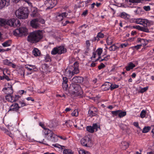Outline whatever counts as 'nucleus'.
Here are the masks:
<instances>
[{
    "label": "nucleus",
    "instance_id": "57",
    "mask_svg": "<svg viewBox=\"0 0 154 154\" xmlns=\"http://www.w3.org/2000/svg\"><path fill=\"white\" fill-rule=\"evenodd\" d=\"M4 75H3V77L4 79H5L7 81H9L11 80V79L9 78L8 76L5 74L4 73H3Z\"/></svg>",
    "mask_w": 154,
    "mask_h": 154
},
{
    "label": "nucleus",
    "instance_id": "45",
    "mask_svg": "<svg viewBox=\"0 0 154 154\" xmlns=\"http://www.w3.org/2000/svg\"><path fill=\"white\" fill-rule=\"evenodd\" d=\"M126 114V112H122L121 110L119 113V116L120 118H122L125 116Z\"/></svg>",
    "mask_w": 154,
    "mask_h": 154
},
{
    "label": "nucleus",
    "instance_id": "6",
    "mask_svg": "<svg viewBox=\"0 0 154 154\" xmlns=\"http://www.w3.org/2000/svg\"><path fill=\"white\" fill-rule=\"evenodd\" d=\"M6 24L13 27H19L20 25L19 20L17 19L13 18L5 21V23Z\"/></svg>",
    "mask_w": 154,
    "mask_h": 154
},
{
    "label": "nucleus",
    "instance_id": "59",
    "mask_svg": "<svg viewBox=\"0 0 154 154\" xmlns=\"http://www.w3.org/2000/svg\"><path fill=\"white\" fill-rule=\"evenodd\" d=\"M109 57L110 56L109 55H107L106 57H104L103 59L100 60V61H102L103 60L107 61L109 59Z\"/></svg>",
    "mask_w": 154,
    "mask_h": 154
},
{
    "label": "nucleus",
    "instance_id": "32",
    "mask_svg": "<svg viewBox=\"0 0 154 154\" xmlns=\"http://www.w3.org/2000/svg\"><path fill=\"white\" fill-rule=\"evenodd\" d=\"M113 38L110 37H108L106 39V42L108 45H111L113 42Z\"/></svg>",
    "mask_w": 154,
    "mask_h": 154
},
{
    "label": "nucleus",
    "instance_id": "21",
    "mask_svg": "<svg viewBox=\"0 0 154 154\" xmlns=\"http://www.w3.org/2000/svg\"><path fill=\"white\" fill-rule=\"evenodd\" d=\"M135 66L134 64L132 62H130L128 64V65L125 67L127 71H129L131 69H132Z\"/></svg>",
    "mask_w": 154,
    "mask_h": 154
},
{
    "label": "nucleus",
    "instance_id": "5",
    "mask_svg": "<svg viewBox=\"0 0 154 154\" xmlns=\"http://www.w3.org/2000/svg\"><path fill=\"white\" fill-rule=\"evenodd\" d=\"M13 34L16 36H25L28 34V29L26 27H20L14 30Z\"/></svg>",
    "mask_w": 154,
    "mask_h": 154
},
{
    "label": "nucleus",
    "instance_id": "10",
    "mask_svg": "<svg viewBox=\"0 0 154 154\" xmlns=\"http://www.w3.org/2000/svg\"><path fill=\"white\" fill-rule=\"evenodd\" d=\"M20 108V106H18V103H13L10 106L8 112L11 111H13V112H17Z\"/></svg>",
    "mask_w": 154,
    "mask_h": 154
},
{
    "label": "nucleus",
    "instance_id": "19",
    "mask_svg": "<svg viewBox=\"0 0 154 154\" xmlns=\"http://www.w3.org/2000/svg\"><path fill=\"white\" fill-rule=\"evenodd\" d=\"M57 47L58 52V54H62L64 53L66 51V49L63 46H60Z\"/></svg>",
    "mask_w": 154,
    "mask_h": 154
},
{
    "label": "nucleus",
    "instance_id": "34",
    "mask_svg": "<svg viewBox=\"0 0 154 154\" xmlns=\"http://www.w3.org/2000/svg\"><path fill=\"white\" fill-rule=\"evenodd\" d=\"M51 54L52 55H54L57 54H58V52L57 47L54 48L51 51Z\"/></svg>",
    "mask_w": 154,
    "mask_h": 154
},
{
    "label": "nucleus",
    "instance_id": "64",
    "mask_svg": "<svg viewBox=\"0 0 154 154\" xmlns=\"http://www.w3.org/2000/svg\"><path fill=\"white\" fill-rule=\"evenodd\" d=\"M63 82L62 83H67L68 80L67 77H63Z\"/></svg>",
    "mask_w": 154,
    "mask_h": 154
},
{
    "label": "nucleus",
    "instance_id": "30",
    "mask_svg": "<svg viewBox=\"0 0 154 154\" xmlns=\"http://www.w3.org/2000/svg\"><path fill=\"white\" fill-rule=\"evenodd\" d=\"M142 11V9L140 7H137L136 8L134 11L136 14H141Z\"/></svg>",
    "mask_w": 154,
    "mask_h": 154
},
{
    "label": "nucleus",
    "instance_id": "20",
    "mask_svg": "<svg viewBox=\"0 0 154 154\" xmlns=\"http://www.w3.org/2000/svg\"><path fill=\"white\" fill-rule=\"evenodd\" d=\"M129 143L126 141L122 142L121 144V148L123 150H125L127 149L129 146Z\"/></svg>",
    "mask_w": 154,
    "mask_h": 154
},
{
    "label": "nucleus",
    "instance_id": "3",
    "mask_svg": "<svg viewBox=\"0 0 154 154\" xmlns=\"http://www.w3.org/2000/svg\"><path fill=\"white\" fill-rule=\"evenodd\" d=\"M16 16L20 19H25L27 18L29 15L28 9L25 8H20L15 12Z\"/></svg>",
    "mask_w": 154,
    "mask_h": 154
},
{
    "label": "nucleus",
    "instance_id": "18",
    "mask_svg": "<svg viewBox=\"0 0 154 154\" xmlns=\"http://www.w3.org/2000/svg\"><path fill=\"white\" fill-rule=\"evenodd\" d=\"M10 0H0V7L2 8L9 5Z\"/></svg>",
    "mask_w": 154,
    "mask_h": 154
},
{
    "label": "nucleus",
    "instance_id": "35",
    "mask_svg": "<svg viewBox=\"0 0 154 154\" xmlns=\"http://www.w3.org/2000/svg\"><path fill=\"white\" fill-rule=\"evenodd\" d=\"M151 129L150 127L147 126L144 127L143 129L142 132L143 133H146L149 132Z\"/></svg>",
    "mask_w": 154,
    "mask_h": 154
},
{
    "label": "nucleus",
    "instance_id": "60",
    "mask_svg": "<svg viewBox=\"0 0 154 154\" xmlns=\"http://www.w3.org/2000/svg\"><path fill=\"white\" fill-rule=\"evenodd\" d=\"M121 111L120 110H118L115 111H113L112 112V113L114 115L116 116L117 115H119V112Z\"/></svg>",
    "mask_w": 154,
    "mask_h": 154
},
{
    "label": "nucleus",
    "instance_id": "42",
    "mask_svg": "<svg viewBox=\"0 0 154 154\" xmlns=\"http://www.w3.org/2000/svg\"><path fill=\"white\" fill-rule=\"evenodd\" d=\"M5 133L7 134V135H8L9 137H11L12 138H13L14 137V135L11 133V132L8 131V130L6 129L5 130Z\"/></svg>",
    "mask_w": 154,
    "mask_h": 154
},
{
    "label": "nucleus",
    "instance_id": "37",
    "mask_svg": "<svg viewBox=\"0 0 154 154\" xmlns=\"http://www.w3.org/2000/svg\"><path fill=\"white\" fill-rule=\"evenodd\" d=\"M92 127L94 128V130H95L96 131H97L98 129H100V125L96 123L93 124Z\"/></svg>",
    "mask_w": 154,
    "mask_h": 154
},
{
    "label": "nucleus",
    "instance_id": "15",
    "mask_svg": "<svg viewBox=\"0 0 154 154\" xmlns=\"http://www.w3.org/2000/svg\"><path fill=\"white\" fill-rule=\"evenodd\" d=\"M68 14L64 12L61 14H59L57 16V19L59 21H62L64 17H66L67 16Z\"/></svg>",
    "mask_w": 154,
    "mask_h": 154
},
{
    "label": "nucleus",
    "instance_id": "48",
    "mask_svg": "<svg viewBox=\"0 0 154 154\" xmlns=\"http://www.w3.org/2000/svg\"><path fill=\"white\" fill-rule=\"evenodd\" d=\"M52 145L55 147H57L59 148H61L62 149H63L64 147V146H61L58 143L53 144Z\"/></svg>",
    "mask_w": 154,
    "mask_h": 154
},
{
    "label": "nucleus",
    "instance_id": "38",
    "mask_svg": "<svg viewBox=\"0 0 154 154\" xmlns=\"http://www.w3.org/2000/svg\"><path fill=\"white\" fill-rule=\"evenodd\" d=\"M141 0H128V2L129 4H131V3H137L140 2Z\"/></svg>",
    "mask_w": 154,
    "mask_h": 154
},
{
    "label": "nucleus",
    "instance_id": "49",
    "mask_svg": "<svg viewBox=\"0 0 154 154\" xmlns=\"http://www.w3.org/2000/svg\"><path fill=\"white\" fill-rule=\"evenodd\" d=\"M146 111L144 110H142L140 114V117L142 118H144L146 116Z\"/></svg>",
    "mask_w": 154,
    "mask_h": 154
},
{
    "label": "nucleus",
    "instance_id": "16",
    "mask_svg": "<svg viewBox=\"0 0 154 154\" xmlns=\"http://www.w3.org/2000/svg\"><path fill=\"white\" fill-rule=\"evenodd\" d=\"M73 82L75 83H82L83 82V78L80 76L74 77L72 79Z\"/></svg>",
    "mask_w": 154,
    "mask_h": 154
},
{
    "label": "nucleus",
    "instance_id": "31",
    "mask_svg": "<svg viewBox=\"0 0 154 154\" xmlns=\"http://www.w3.org/2000/svg\"><path fill=\"white\" fill-rule=\"evenodd\" d=\"M104 36V35L103 33L100 32L98 33L97 37L95 38V40L98 41L99 40L100 38H103Z\"/></svg>",
    "mask_w": 154,
    "mask_h": 154
},
{
    "label": "nucleus",
    "instance_id": "51",
    "mask_svg": "<svg viewBox=\"0 0 154 154\" xmlns=\"http://www.w3.org/2000/svg\"><path fill=\"white\" fill-rule=\"evenodd\" d=\"M148 87H145L143 88H142L139 91V92L140 93H143L144 92L146 91L148 89Z\"/></svg>",
    "mask_w": 154,
    "mask_h": 154
},
{
    "label": "nucleus",
    "instance_id": "1",
    "mask_svg": "<svg viewBox=\"0 0 154 154\" xmlns=\"http://www.w3.org/2000/svg\"><path fill=\"white\" fill-rule=\"evenodd\" d=\"M73 65L74 66H69L66 69L65 71V75L66 76L71 77L75 74L79 73L78 63L77 62H75Z\"/></svg>",
    "mask_w": 154,
    "mask_h": 154
},
{
    "label": "nucleus",
    "instance_id": "2",
    "mask_svg": "<svg viewBox=\"0 0 154 154\" xmlns=\"http://www.w3.org/2000/svg\"><path fill=\"white\" fill-rule=\"evenodd\" d=\"M69 91L70 93L75 96H80L83 93L81 88L77 84H72L70 85Z\"/></svg>",
    "mask_w": 154,
    "mask_h": 154
},
{
    "label": "nucleus",
    "instance_id": "44",
    "mask_svg": "<svg viewBox=\"0 0 154 154\" xmlns=\"http://www.w3.org/2000/svg\"><path fill=\"white\" fill-rule=\"evenodd\" d=\"M11 62L7 59L3 60V63L4 65L9 66Z\"/></svg>",
    "mask_w": 154,
    "mask_h": 154
},
{
    "label": "nucleus",
    "instance_id": "11",
    "mask_svg": "<svg viewBox=\"0 0 154 154\" xmlns=\"http://www.w3.org/2000/svg\"><path fill=\"white\" fill-rule=\"evenodd\" d=\"M103 52V50L102 48H98L95 52V53H93V55L92 57L93 58H95L98 55V58L97 59V60H98L101 58L100 55Z\"/></svg>",
    "mask_w": 154,
    "mask_h": 154
},
{
    "label": "nucleus",
    "instance_id": "55",
    "mask_svg": "<svg viewBox=\"0 0 154 154\" xmlns=\"http://www.w3.org/2000/svg\"><path fill=\"white\" fill-rule=\"evenodd\" d=\"M146 27H142L141 28V31L146 32H149V30L148 29L146 28Z\"/></svg>",
    "mask_w": 154,
    "mask_h": 154
},
{
    "label": "nucleus",
    "instance_id": "54",
    "mask_svg": "<svg viewBox=\"0 0 154 154\" xmlns=\"http://www.w3.org/2000/svg\"><path fill=\"white\" fill-rule=\"evenodd\" d=\"M18 104V106H20V107L24 106L26 105V103L22 101H19Z\"/></svg>",
    "mask_w": 154,
    "mask_h": 154
},
{
    "label": "nucleus",
    "instance_id": "25",
    "mask_svg": "<svg viewBox=\"0 0 154 154\" xmlns=\"http://www.w3.org/2000/svg\"><path fill=\"white\" fill-rule=\"evenodd\" d=\"M6 100L9 102H13L15 101V100L13 99V97L12 96L11 94L7 95L5 96Z\"/></svg>",
    "mask_w": 154,
    "mask_h": 154
},
{
    "label": "nucleus",
    "instance_id": "41",
    "mask_svg": "<svg viewBox=\"0 0 154 154\" xmlns=\"http://www.w3.org/2000/svg\"><path fill=\"white\" fill-rule=\"evenodd\" d=\"M38 49L37 48H34L32 51V54L35 56H38Z\"/></svg>",
    "mask_w": 154,
    "mask_h": 154
},
{
    "label": "nucleus",
    "instance_id": "33",
    "mask_svg": "<svg viewBox=\"0 0 154 154\" xmlns=\"http://www.w3.org/2000/svg\"><path fill=\"white\" fill-rule=\"evenodd\" d=\"M119 47H117L115 45H112L109 48V49L110 51H115L116 50L118 49Z\"/></svg>",
    "mask_w": 154,
    "mask_h": 154
},
{
    "label": "nucleus",
    "instance_id": "58",
    "mask_svg": "<svg viewBox=\"0 0 154 154\" xmlns=\"http://www.w3.org/2000/svg\"><path fill=\"white\" fill-rule=\"evenodd\" d=\"M5 20L4 19L0 18V26L5 24Z\"/></svg>",
    "mask_w": 154,
    "mask_h": 154
},
{
    "label": "nucleus",
    "instance_id": "23",
    "mask_svg": "<svg viewBox=\"0 0 154 154\" xmlns=\"http://www.w3.org/2000/svg\"><path fill=\"white\" fill-rule=\"evenodd\" d=\"M43 132L45 134V135H48V138L49 136L52 134L53 132L49 129L45 128L43 130Z\"/></svg>",
    "mask_w": 154,
    "mask_h": 154
},
{
    "label": "nucleus",
    "instance_id": "53",
    "mask_svg": "<svg viewBox=\"0 0 154 154\" xmlns=\"http://www.w3.org/2000/svg\"><path fill=\"white\" fill-rule=\"evenodd\" d=\"M62 85L63 89L65 90H67L68 88V85L67 83H62Z\"/></svg>",
    "mask_w": 154,
    "mask_h": 154
},
{
    "label": "nucleus",
    "instance_id": "63",
    "mask_svg": "<svg viewBox=\"0 0 154 154\" xmlns=\"http://www.w3.org/2000/svg\"><path fill=\"white\" fill-rule=\"evenodd\" d=\"M88 113L90 114V116H92L95 115V114L94 113L93 111L90 109L88 111Z\"/></svg>",
    "mask_w": 154,
    "mask_h": 154
},
{
    "label": "nucleus",
    "instance_id": "13",
    "mask_svg": "<svg viewBox=\"0 0 154 154\" xmlns=\"http://www.w3.org/2000/svg\"><path fill=\"white\" fill-rule=\"evenodd\" d=\"M58 136L54 134L53 132L52 134L48 138V139L50 141L55 143L57 142L58 141Z\"/></svg>",
    "mask_w": 154,
    "mask_h": 154
},
{
    "label": "nucleus",
    "instance_id": "9",
    "mask_svg": "<svg viewBox=\"0 0 154 154\" xmlns=\"http://www.w3.org/2000/svg\"><path fill=\"white\" fill-rule=\"evenodd\" d=\"M8 87L4 88L3 89L2 91L7 95L11 94L13 92L12 86L9 83H8Z\"/></svg>",
    "mask_w": 154,
    "mask_h": 154
},
{
    "label": "nucleus",
    "instance_id": "7",
    "mask_svg": "<svg viewBox=\"0 0 154 154\" xmlns=\"http://www.w3.org/2000/svg\"><path fill=\"white\" fill-rule=\"evenodd\" d=\"M81 143L83 146L88 147H91L92 145L91 138L88 136H85L81 140Z\"/></svg>",
    "mask_w": 154,
    "mask_h": 154
},
{
    "label": "nucleus",
    "instance_id": "29",
    "mask_svg": "<svg viewBox=\"0 0 154 154\" xmlns=\"http://www.w3.org/2000/svg\"><path fill=\"white\" fill-rule=\"evenodd\" d=\"M11 41L10 40H8L7 41L5 42L2 44L3 46L5 47H8L11 45Z\"/></svg>",
    "mask_w": 154,
    "mask_h": 154
},
{
    "label": "nucleus",
    "instance_id": "12",
    "mask_svg": "<svg viewBox=\"0 0 154 154\" xmlns=\"http://www.w3.org/2000/svg\"><path fill=\"white\" fill-rule=\"evenodd\" d=\"M30 25L33 28H37L38 27V19L35 18L32 20L30 22Z\"/></svg>",
    "mask_w": 154,
    "mask_h": 154
},
{
    "label": "nucleus",
    "instance_id": "50",
    "mask_svg": "<svg viewBox=\"0 0 154 154\" xmlns=\"http://www.w3.org/2000/svg\"><path fill=\"white\" fill-rule=\"evenodd\" d=\"M110 88L111 90H112L114 89L118 88L119 87V85H112L110 84Z\"/></svg>",
    "mask_w": 154,
    "mask_h": 154
},
{
    "label": "nucleus",
    "instance_id": "61",
    "mask_svg": "<svg viewBox=\"0 0 154 154\" xmlns=\"http://www.w3.org/2000/svg\"><path fill=\"white\" fill-rule=\"evenodd\" d=\"M143 9L146 11H148L150 10V7L149 6H144L143 7Z\"/></svg>",
    "mask_w": 154,
    "mask_h": 154
},
{
    "label": "nucleus",
    "instance_id": "47",
    "mask_svg": "<svg viewBox=\"0 0 154 154\" xmlns=\"http://www.w3.org/2000/svg\"><path fill=\"white\" fill-rule=\"evenodd\" d=\"M45 60L46 62H50L51 61V58L49 55L47 54L46 55L45 57Z\"/></svg>",
    "mask_w": 154,
    "mask_h": 154
},
{
    "label": "nucleus",
    "instance_id": "52",
    "mask_svg": "<svg viewBox=\"0 0 154 154\" xmlns=\"http://www.w3.org/2000/svg\"><path fill=\"white\" fill-rule=\"evenodd\" d=\"M128 15L125 13L123 12L121 14V17L124 19L128 18Z\"/></svg>",
    "mask_w": 154,
    "mask_h": 154
},
{
    "label": "nucleus",
    "instance_id": "46",
    "mask_svg": "<svg viewBox=\"0 0 154 154\" xmlns=\"http://www.w3.org/2000/svg\"><path fill=\"white\" fill-rule=\"evenodd\" d=\"M142 20L143 19L141 18L136 19L135 20L134 22L137 24L141 25Z\"/></svg>",
    "mask_w": 154,
    "mask_h": 154
},
{
    "label": "nucleus",
    "instance_id": "40",
    "mask_svg": "<svg viewBox=\"0 0 154 154\" xmlns=\"http://www.w3.org/2000/svg\"><path fill=\"white\" fill-rule=\"evenodd\" d=\"M71 115L72 116L77 117L78 116L79 112L78 111L77 109L74 110L72 113Z\"/></svg>",
    "mask_w": 154,
    "mask_h": 154
},
{
    "label": "nucleus",
    "instance_id": "27",
    "mask_svg": "<svg viewBox=\"0 0 154 154\" xmlns=\"http://www.w3.org/2000/svg\"><path fill=\"white\" fill-rule=\"evenodd\" d=\"M110 83L108 82L105 83L104 85H103L102 87L103 90L104 91H106L109 90L110 87Z\"/></svg>",
    "mask_w": 154,
    "mask_h": 154
},
{
    "label": "nucleus",
    "instance_id": "62",
    "mask_svg": "<svg viewBox=\"0 0 154 154\" xmlns=\"http://www.w3.org/2000/svg\"><path fill=\"white\" fill-rule=\"evenodd\" d=\"M79 154H86V152L83 149H80L79 151Z\"/></svg>",
    "mask_w": 154,
    "mask_h": 154
},
{
    "label": "nucleus",
    "instance_id": "17",
    "mask_svg": "<svg viewBox=\"0 0 154 154\" xmlns=\"http://www.w3.org/2000/svg\"><path fill=\"white\" fill-rule=\"evenodd\" d=\"M137 42L138 43H140L141 46H144L147 45L148 43V41L146 39L138 38L137 40Z\"/></svg>",
    "mask_w": 154,
    "mask_h": 154
},
{
    "label": "nucleus",
    "instance_id": "39",
    "mask_svg": "<svg viewBox=\"0 0 154 154\" xmlns=\"http://www.w3.org/2000/svg\"><path fill=\"white\" fill-rule=\"evenodd\" d=\"M86 129L87 131L91 133H93L94 131L93 127H91V126H87L86 127Z\"/></svg>",
    "mask_w": 154,
    "mask_h": 154
},
{
    "label": "nucleus",
    "instance_id": "43",
    "mask_svg": "<svg viewBox=\"0 0 154 154\" xmlns=\"http://www.w3.org/2000/svg\"><path fill=\"white\" fill-rule=\"evenodd\" d=\"M45 32L43 30H39V40L41 39L44 36Z\"/></svg>",
    "mask_w": 154,
    "mask_h": 154
},
{
    "label": "nucleus",
    "instance_id": "24",
    "mask_svg": "<svg viewBox=\"0 0 154 154\" xmlns=\"http://www.w3.org/2000/svg\"><path fill=\"white\" fill-rule=\"evenodd\" d=\"M91 46L90 41L89 40H86L85 42V47H86V52H88L90 50V48Z\"/></svg>",
    "mask_w": 154,
    "mask_h": 154
},
{
    "label": "nucleus",
    "instance_id": "4",
    "mask_svg": "<svg viewBox=\"0 0 154 154\" xmlns=\"http://www.w3.org/2000/svg\"><path fill=\"white\" fill-rule=\"evenodd\" d=\"M38 30L31 32L29 33L27 37L28 42L32 43H35L38 42Z\"/></svg>",
    "mask_w": 154,
    "mask_h": 154
},
{
    "label": "nucleus",
    "instance_id": "22",
    "mask_svg": "<svg viewBox=\"0 0 154 154\" xmlns=\"http://www.w3.org/2000/svg\"><path fill=\"white\" fill-rule=\"evenodd\" d=\"M49 125L50 128H54L58 125V123L56 121L52 120L50 122Z\"/></svg>",
    "mask_w": 154,
    "mask_h": 154
},
{
    "label": "nucleus",
    "instance_id": "56",
    "mask_svg": "<svg viewBox=\"0 0 154 154\" xmlns=\"http://www.w3.org/2000/svg\"><path fill=\"white\" fill-rule=\"evenodd\" d=\"M65 124L67 126H71L72 125V122L71 121L69 120L66 122Z\"/></svg>",
    "mask_w": 154,
    "mask_h": 154
},
{
    "label": "nucleus",
    "instance_id": "26",
    "mask_svg": "<svg viewBox=\"0 0 154 154\" xmlns=\"http://www.w3.org/2000/svg\"><path fill=\"white\" fill-rule=\"evenodd\" d=\"M32 12L31 14V16L32 17H36L38 15V13L37 12V8H32Z\"/></svg>",
    "mask_w": 154,
    "mask_h": 154
},
{
    "label": "nucleus",
    "instance_id": "36",
    "mask_svg": "<svg viewBox=\"0 0 154 154\" xmlns=\"http://www.w3.org/2000/svg\"><path fill=\"white\" fill-rule=\"evenodd\" d=\"M63 154H73L72 151L70 149H65L63 151Z\"/></svg>",
    "mask_w": 154,
    "mask_h": 154
},
{
    "label": "nucleus",
    "instance_id": "28",
    "mask_svg": "<svg viewBox=\"0 0 154 154\" xmlns=\"http://www.w3.org/2000/svg\"><path fill=\"white\" fill-rule=\"evenodd\" d=\"M149 23V20L146 19H143L141 25L144 27H146L147 25Z\"/></svg>",
    "mask_w": 154,
    "mask_h": 154
},
{
    "label": "nucleus",
    "instance_id": "14",
    "mask_svg": "<svg viewBox=\"0 0 154 154\" xmlns=\"http://www.w3.org/2000/svg\"><path fill=\"white\" fill-rule=\"evenodd\" d=\"M51 67L47 64L45 63L42 65V68L43 72L47 73L50 72L51 70Z\"/></svg>",
    "mask_w": 154,
    "mask_h": 154
},
{
    "label": "nucleus",
    "instance_id": "8",
    "mask_svg": "<svg viewBox=\"0 0 154 154\" xmlns=\"http://www.w3.org/2000/svg\"><path fill=\"white\" fill-rule=\"evenodd\" d=\"M57 4V0H46L45 3V4L47 7L46 10L52 8Z\"/></svg>",
    "mask_w": 154,
    "mask_h": 154
}]
</instances>
